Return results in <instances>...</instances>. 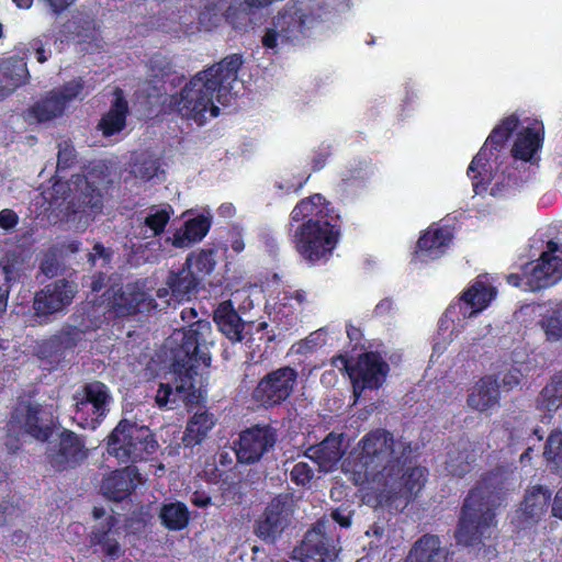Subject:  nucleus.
Masks as SVG:
<instances>
[{
  "label": "nucleus",
  "mask_w": 562,
  "mask_h": 562,
  "mask_svg": "<svg viewBox=\"0 0 562 562\" xmlns=\"http://www.w3.org/2000/svg\"><path fill=\"white\" fill-rule=\"evenodd\" d=\"M297 223L291 240L296 254L308 265L326 262L341 237V215L321 193L301 199L290 213Z\"/></svg>",
  "instance_id": "nucleus-1"
},
{
  "label": "nucleus",
  "mask_w": 562,
  "mask_h": 562,
  "mask_svg": "<svg viewBox=\"0 0 562 562\" xmlns=\"http://www.w3.org/2000/svg\"><path fill=\"white\" fill-rule=\"evenodd\" d=\"M241 65V56L233 54L198 72L180 93L170 95V110L199 123L204 122L206 112L212 117L218 116L220 108L214 104V99L222 105L229 103L232 85Z\"/></svg>",
  "instance_id": "nucleus-2"
},
{
  "label": "nucleus",
  "mask_w": 562,
  "mask_h": 562,
  "mask_svg": "<svg viewBox=\"0 0 562 562\" xmlns=\"http://www.w3.org/2000/svg\"><path fill=\"white\" fill-rule=\"evenodd\" d=\"M506 470L496 467L482 475L471 488L461 506L454 538L458 544L476 547L491 538L496 526V508L499 505L506 484Z\"/></svg>",
  "instance_id": "nucleus-3"
},
{
  "label": "nucleus",
  "mask_w": 562,
  "mask_h": 562,
  "mask_svg": "<svg viewBox=\"0 0 562 562\" xmlns=\"http://www.w3.org/2000/svg\"><path fill=\"white\" fill-rule=\"evenodd\" d=\"M211 333V323L206 319H198L182 330L180 344L171 349V371L176 376V386L159 384L155 396L158 407H166L169 403H176L177 397L190 395L198 370L211 364L207 350Z\"/></svg>",
  "instance_id": "nucleus-4"
},
{
  "label": "nucleus",
  "mask_w": 562,
  "mask_h": 562,
  "mask_svg": "<svg viewBox=\"0 0 562 562\" xmlns=\"http://www.w3.org/2000/svg\"><path fill=\"white\" fill-rule=\"evenodd\" d=\"M358 468L356 471L366 479L381 477V471L394 460H406L412 454V442L402 438L394 439L393 434L383 428H376L366 434L358 443Z\"/></svg>",
  "instance_id": "nucleus-5"
},
{
  "label": "nucleus",
  "mask_w": 562,
  "mask_h": 562,
  "mask_svg": "<svg viewBox=\"0 0 562 562\" xmlns=\"http://www.w3.org/2000/svg\"><path fill=\"white\" fill-rule=\"evenodd\" d=\"M159 445L155 434L147 426H139L127 419L119 422L108 437L106 450L120 462H139L156 453Z\"/></svg>",
  "instance_id": "nucleus-6"
},
{
  "label": "nucleus",
  "mask_w": 562,
  "mask_h": 562,
  "mask_svg": "<svg viewBox=\"0 0 562 562\" xmlns=\"http://www.w3.org/2000/svg\"><path fill=\"white\" fill-rule=\"evenodd\" d=\"M519 117L517 114H510L504 117L490 133L484 145L473 157L468 168V176L472 180L473 191L475 194H483L487 191V184L492 180V166L490 160L501 151L509 137L519 126Z\"/></svg>",
  "instance_id": "nucleus-7"
},
{
  "label": "nucleus",
  "mask_w": 562,
  "mask_h": 562,
  "mask_svg": "<svg viewBox=\"0 0 562 562\" xmlns=\"http://www.w3.org/2000/svg\"><path fill=\"white\" fill-rule=\"evenodd\" d=\"M414 451L406 460H394L381 471L379 483L391 497L414 499L425 486L428 470L425 467L414 465Z\"/></svg>",
  "instance_id": "nucleus-8"
},
{
  "label": "nucleus",
  "mask_w": 562,
  "mask_h": 562,
  "mask_svg": "<svg viewBox=\"0 0 562 562\" xmlns=\"http://www.w3.org/2000/svg\"><path fill=\"white\" fill-rule=\"evenodd\" d=\"M75 412L72 416L82 429H97L110 412L112 396L109 387L101 381L94 380L81 385L72 396Z\"/></svg>",
  "instance_id": "nucleus-9"
},
{
  "label": "nucleus",
  "mask_w": 562,
  "mask_h": 562,
  "mask_svg": "<svg viewBox=\"0 0 562 562\" xmlns=\"http://www.w3.org/2000/svg\"><path fill=\"white\" fill-rule=\"evenodd\" d=\"M299 380V372L291 366H282L259 379L251 392V400L265 409L278 407L293 394Z\"/></svg>",
  "instance_id": "nucleus-10"
},
{
  "label": "nucleus",
  "mask_w": 562,
  "mask_h": 562,
  "mask_svg": "<svg viewBox=\"0 0 562 562\" xmlns=\"http://www.w3.org/2000/svg\"><path fill=\"white\" fill-rule=\"evenodd\" d=\"M337 359L349 374L356 400L364 390L380 389L390 372L389 363L376 351L361 353L355 364H350L345 356H338Z\"/></svg>",
  "instance_id": "nucleus-11"
},
{
  "label": "nucleus",
  "mask_w": 562,
  "mask_h": 562,
  "mask_svg": "<svg viewBox=\"0 0 562 562\" xmlns=\"http://www.w3.org/2000/svg\"><path fill=\"white\" fill-rule=\"evenodd\" d=\"M85 87L86 82L81 77L65 82L31 105L26 111V117L45 123L63 116L69 103L83 98Z\"/></svg>",
  "instance_id": "nucleus-12"
},
{
  "label": "nucleus",
  "mask_w": 562,
  "mask_h": 562,
  "mask_svg": "<svg viewBox=\"0 0 562 562\" xmlns=\"http://www.w3.org/2000/svg\"><path fill=\"white\" fill-rule=\"evenodd\" d=\"M85 439L70 429L64 428L57 439L46 448V461L56 472L74 470L88 458Z\"/></svg>",
  "instance_id": "nucleus-13"
},
{
  "label": "nucleus",
  "mask_w": 562,
  "mask_h": 562,
  "mask_svg": "<svg viewBox=\"0 0 562 562\" xmlns=\"http://www.w3.org/2000/svg\"><path fill=\"white\" fill-rule=\"evenodd\" d=\"M293 505L289 495L279 494L254 524V533L266 543H274L291 522Z\"/></svg>",
  "instance_id": "nucleus-14"
},
{
  "label": "nucleus",
  "mask_w": 562,
  "mask_h": 562,
  "mask_svg": "<svg viewBox=\"0 0 562 562\" xmlns=\"http://www.w3.org/2000/svg\"><path fill=\"white\" fill-rule=\"evenodd\" d=\"M329 522L318 519L304 535L294 553L303 562H335L339 548L337 540L328 532Z\"/></svg>",
  "instance_id": "nucleus-15"
},
{
  "label": "nucleus",
  "mask_w": 562,
  "mask_h": 562,
  "mask_svg": "<svg viewBox=\"0 0 562 562\" xmlns=\"http://www.w3.org/2000/svg\"><path fill=\"white\" fill-rule=\"evenodd\" d=\"M496 295L497 290L488 282L487 277L479 276L460 294L458 302L451 303L446 308L445 317L452 323L456 322L457 314H460L462 319L474 317L487 308Z\"/></svg>",
  "instance_id": "nucleus-16"
},
{
  "label": "nucleus",
  "mask_w": 562,
  "mask_h": 562,
  "mask_svg": "<svg viewBox=\"0 0 562 562\" xmlns=\"http://www.w3.org/2000/svg\"><path fill=\"white\" fill-rule=\"evenodd\" d=\"M277 430L269 424L252 425L239 432L234 442L237 461L243 464L258 462L277 443Z\"/></svg>",
  "instance_id": "nucleus-17"
},
{
  "label": "nucleus",
  "mask_w": 562,
  "mask_h": 562,
  "mask_svg": "<svg viewBox=\"0 0 562 562\" xmlns=\"http://www.w3.org/2000/svg\"><path fill=\"white\" fill-rule=\"evenodd\" d=\"M559 251H561L560 245L549 240L547 249L539 259L525 265L527 290L538 292L557 284L562 279V259L557 256Z\"/></svg>",
  "instance_id": "nucleus-18"
},
{
  "label": "nucleus",
  "mask_w": 562,
  "mask_h": 562,
  "mask_svg": "<svg viewBox=\"0 0 562 562\" xmlns=\"http://www.w3.org/2000/svg\"><path fill=\"white\" fill-rule=\"evenodd\" d=\"M104 295L109 310L117 317L135 316L149 312L157 306L151 295L133 284L119 286L117 289L111 286Z\"/></svg>",
  "instance_id": "nucleus-19"
},
{
  "label": "nucleus",
  "mask_w": 562,
  "mask_h": 562,
  "mask_svg": "<svg viewBox=\"0 0 562 562\" xmlns=\"http://www.w3.org/2000/svg\"><path fill=\"white\" fill-rule=\"evenodd\" d=\"M318 22V16L296 4H286L272 19V24L281 32V42L291 44L307 37Z\"/></svg>",
  "instance_id": "nucleus-20"
},
{
  "label": "nucleus",
  "mask_w": 562,
  "mask_h": 562,
  "mask_svg": "<svg viewBox=\"0 0 562 562\" xmlns=\"http://www.w3.org/2000/svg\"><path fill=\"white\" fill-rule=\"evenodd\" d=\"M552 501V492L542 485L531 486L526 491L524 501L512 518L517 530L535 527L548 513Z\"/></svg>",
  "instance_id": "nucleus-21"
},
{
  "label": "nucleus",
  "mask_w": 562,
  "mask_h": 562,
  "mask_svg": "<svg viewBox=\"0 0 562 562\" xmlns=\"http://www.w3.org/2000/svg\"><path fill=\"white\" fill-rule=\"evenodd\" d=\"M11 424H16L31 437L46 442L54 432L52 416H48L40 404L19 403L11 413Z\"/></svg>",
  "instance_id": "nucleus-22"
},
{
  "label": "nucleus",
  "mask_w": 562,
  "mask_h": 562,
  "mask_svg": "<svg viewBox=\"0 0 562 562\" xmlns=\"http://www.w3.org/2000/svg\"><path fill=\"white\" fill-rule=\"evenodd\" d=\"M77 293V284L66 279H58L36 292L33 308L38 316H47L63 311L71 304Z\"/></svg>",
  "instance_id": "nucleus-23"
},
{
  "label": "nucleus",
  "mask_w": 562,
  "mask_h": 562,
  "mask_svg": "<svg viewBox=\"0 0 562 562\" xmlns=\"http://www.w3.org/2000/svg\"><path fill=\"white\" fill-rule=\"evenodd\" d=\"M70 194L67 211L71 214L95 216L103 210V194L98 186L85 176H77Z\"/></svg>",
  "instance_id": "nucleus-24"
},
{
  "label": "nucleus",
  "mask_w": 562,
  "mask_h": 562,
  "mask_svg": "<svg viewBox=\"0 0 562 562\" xmlns=\"http://www.w3.org/2000/svg\"><path fill=\"white\" fill-rule=\"evenodd\" d=\"M544 142V127L541 122L524 127L517 133L510 154L514 160L537 165Z\"/></svg>",
  "instance_id": "nucleus-25"
},
{
  "label": "nucleus",
  "mask_w": 562,
  "mask_h": 562,
  "mask_svg": "<svg viewBox=\"0 0 562 562\" xmlns=\"http://www.w3.org/2000/svg\"><path fill=\"white\" fill-rule=\"evenodd\" d=\"M139 480L140 474L136 468L114 470L103 477L101 491L105 498L122 502L132 495Z\"/></svg>",
  "instance_id": "nucleus-26"
},
{
  "label": "nucleus",
  "mask_w": 562,
  "mask_h": 562,
  "mask_svg": "<svg viewBox=\"0 0 562 562\" xmlns=\"http://www.w3.org/2000/svg\"><path fill=\"white\" fill-rule=\"evenodd\" d=\"M501 386L495 374L480 378L471 387L467 404L473 411L488 413L499 406Z\"/></svg>",
  "instance_id": "nucleus-27"
},
{
  "label": "nucleus",
  "mask_w": 562,
  "mask_h": 562,
  "mask_svg": "<svg viewBox=\"0 0 562 562\" xmlns=\"http://www.w3.org/2000/svg\"><path fill=\"white\" fill-rule=\"evenodd\" d=\"M117 525L119 519L114 515H109L92 528L89 536L90 546L100 547L104 557L113 561L124 554V550L116 538L120 535Z\"/></svg>",
  "instance_id": "nucleus-28"
},
{
  "label": "nucleus",
  "mask_w": 562,
  "mask_h": 562,
  "mask_svg": "<svg viewBox=\"0 0 562 562\" xmlns=\"http://www.w3.org/2000/svg\"><path fill=\"white\" fill-rule=\"evenodd\" d=\"M453 234L448 227L430 226L417 240L415 256L420 261L439 258L449 246Z\"/></svg>",
  "instance_id": "nucleus-29"
},
{
  "label": "nucleus",
  "mask_w": 562,
  "mask_h": 562,
  "mask_svg": "<svg viewBox=\"0 0 562 562\" xmlns=\"http://www.w3.org/2000/svg\"><path fill=\"white\" fill-rule=\"evenodd\" d=\"M213 321L217 329L232 342L244 339L245 322L231 300L223 301L215 307Z\"/></svg>",
  "instance_id": "nucleus-30"
},
{
  "label": "nucleus",
  "mask_w": 562,
  "mask_h": 562,
  "mask_svg": "<svg viewBox=\"0 0 562 562\" xmlns=\"http://www.w3.org/2000/svg\"><path fill=\"white\" fill-rule=\"evenodd\" d=\"M448 555L439 536L425 533L413 543L403 562H448Z\"/></svg>",
  "instance_id": "nucleus-31"
},
{
  "label": "nucleus",
  "mask_w": 562,
  "mask_h": 562,
  "mask_svg": "<svg viewBox=\"0 0 562 562\" xmlns=\"http://www.w3.org/2000/svg\"><path fill=\"white\" fill-rule=\"evenodd\" d=\"M128 113V102L123 95L122 90L117 89L109 111L101 116L98 123V130L101 131L104 137H111L121 133L126 126Z\"/></svg>",
  "instance_id": "nucleus-32"
},
{
  "label": "nucleus",
  "mask_w": 562,
  "mask_h": 562,
  "mask_svg": "<svg viewBox=\"0 0 562 562\" xmlns=\"http://www.w3.org/2000/svg\"><path fill=\"white\" fill-rule=\"evenodd\" d=\"M212 221L210 216L200 214L193 218L184 221L171 238V245L176 248H188L191 245L201 241L210 232Z\"/></svg>",
  "instance_id": "nucleus-33"
},
{
  "label": "nucleus",
  "mask_w": 562,
  "mask_h": 562,
  "mask_svg": "<svg viewBox=\"0 0 562 562\" xmlns=\"http://www.w3.org/2000/svg\"><path fill=\"white\" fill-rule=\"evenodd\" d=\"M305 456L317 463L321 471H333L342 456L341 440L334 434H329L318 445L310 447Z\"/></svg>",
  "instance_id": "nucleus-34"
},
{
  "label": "nucleus",
  "mask_w": 562,
  "mask_h": 562,
  "mask_svg": "<svg viewBox=\"0 0 562 562\" xmlns=\"http://www.w3.org/2000/svg\"><path fill=\"white\" fill-rule=\"evenodd\" d=\"M201 279L186 263L178 271H170L167 285L171 294L178 301L189 300L190 296L198 291Z\"/></svg>",
  "instance_id": "nucleus-35"
},
{
  "label": "nucleus",
  "mask_w": 562,
  "mask_h": 562,
  "mask_svg": "<svg viewBox=\"0 0 562 562\" xmlns=\"http://www.w3.org/2000/svg\"><path fill=\"white\" fill-rule=\"evenodd\" d=\"M216 419L207 409L196 411L187 423L186 430L182 436L184 447H194L200 445L209 435L210 430L215 426Z\"/></svg>",
  "instance_id": "nucleus-36"
},
{
  "label": "nucleus",
  "mask_w": 562,
  "mask_h": 562,
  "mask_svg": "<svg viewBox=\"0 0 562 562\" xmlns=\"http://www.w3.org/2000/svg\"><path fill=\"white\" fill-rule=\"evenodd\" d=\"M524 183L522 176L514 165L506 166L501 172H492V180L488 182L487 188L490 194L496 198L507 196L514 194Z\"/></svg>",
  "instance_id": "nucleus-37"
},
{
  "label": "nucleus",
  "mask_w": 562,
  "mask_h": 562,
  "mask_svg": "<svg viewBox=\"0 0 562 562\" xmlns=\"http://www.w3.org/2000/svg\"><path fill=\"white\" fill-rule=\"evenodd\" d=\"M23 258L16 252L7 254L1 266V274L4 278V284L0 285V314L7 306L9 290L13 282L19 281L23 271Z\"/></svg>",
  "instance_id": "nucleus-38"
},
{
  "label": "nucleus",
  "mask_w": 562,
  "mask_h": 562,
  "mask_svg": "<svg viewBox=\"0 0 562 562\" xmlns=\"http://www.w3.org/2000/svg\"><path fill=\"white\" fill-rule=\"evenodd\" d=\"M159 519L161 525L169 531H181L189 525L190 512L182 502L165 503L160 507Z\"/></svg>",
  "instance_id": "nucleus-39"
},
{
  "label": "nucleus",
  "mask_w": 562,
  "mask_h": 562,
  "mask_svg": "<svg viewBox=\"0 0 562 562\" xmlns=\"http://www.w3.org/2000/svg\"><path fill=\"white\" fill-rule=\"evenodd\" d=\"M562 406V370L555 373L537 397V407L557 412Z\"/></svg>",
  "instance_id": "nucleus-40"
},
{
  "label": "nucleus",
  "mask_w": 562,
  "mask_h": 562,
  "mask_svg": "<svg viewBox=\"0 0 562 562\" xmlns=\"http://www.w3.org/2000/svg\"><path fill=\"white\" fill-rule=\"evenodd\" d=\"M80 339L81 331L76 327L61 330L44 342L42 351H49L50 353L63 356L65 351L75 349Z\"/></svg>",
  "instance_id": "nucleus-41"
},
{
  "label": "nucleus",
  "mask_w": 562,
  "mask_h": 562,
  "mask_svg": "<svg viewBox=\"0 0 562 562\" xmlns=\"http://www.w3.org/2000/svg\"><path fill=\"white\" fill-rule=\"evenodd\" d=\"M549 342L562 341V301L548 310L538 322Z\"/></svg>",
  "instance_id": "nucleus-42"
},
{
  "label": "nucleus",
  "mask_w": 562,
  "mask_h": 562,
  "mask_svg": "<svg viewBox=\"0 0 562 562\" xmlns=\"http://www.w3.org/2000/svg\"><path fill=\"white\" fill-rule=\"evenodd\" d=\"M1 71L3 80L7 85L12 87V89L24 85L30 77L26 61L21 57L7 59L2 65Z\"/></svg>",
  "instance_id": "nucleus-43"
},
{
  "label": "nucleus",
  "mask_w": 562,
  "mask_h": 562,
  "mask_svg": "<svg viewBox=\"0 0 562 562\" xmlns=\"http://www.w3.org/2000/svg\"><path fill=\"white\" fill-rule=\"evenodd\" d=\"M184 263L203 280V278L211 274L215 268V250L202 249L198 254L191 252L188 255Z\"/></svg>",
  "instance_id": "nucleus-44"
},
{
  "label": "nucleus",
  "mask_w": 562,
  "mask_h": 562,
  "mask_svg": "<svg viewBox=\"0 0 562 562\" xmlns=\"http://www.w3.org/2000/svg\"><path fill=\"white\" fill-rule=\"evenodd\" d=\"M173 72V65L167 56L157 53L149 58L148 74L151 82L165 83Z\"/></svg>",
  "instance_id": "nucleus-45"
},
{
  "label": "nucleus",
  "mask_w": 562,
  "mask_h": 562,
  "mask_svg": "<svg viewBox=\"0 0 562 562\" xmlns=\"http://www.w3.org/2000/svg\"><path fill=\"white\" fill-rule=\"evenodd\" d=\"M172 213L170 205L156 210L151 207L150 213L145 217L144 224L153 232L154 236H160L165 232Z\"/></svg>",
  "instance_id": "nucleus-46"
},
{
  "label": "nucleus",
  "mask_w": 562,
  "mask_h": 562,
  "mask_svg": "<svg viewBox=\"0 0 562 562\" xmlns=\"http://www.w3.org/2000/svg\"><path fill=\"white\" fill-rule=\"evenodd\" d=\"M311 175L305 172L286 175L281 180L276 181L274 188L283 194L299 193L307 183Z\"/></svg>",
  "instance_id": "nucleus-47"
},
{
  "label": "nucleus",
  "mask_w": 562,
  "mask_h": 562,
  "mask_svg": "<svg viewBox=\"0 0 562 562\" xmlns=\"http://www.w3.org/2000/svg\"><path fill=\"white\" fill-rule=\"evenodd\" d=\"M159 161L150 156L142 155L133 165V175L144 181L151 180L159 170Z\"/></svg>",
  "instance_id": "nucleus-48"
},
{
  "label": "nucleus",
  "mask_w": 562,
  "mask_h": 562,
  "mask_svg": "<svg viewBox=\"0 0 562 562\" xmlns=\"http://www.w3.org/2000/svg\"><path fill=\"white\" fill-rule=\"evenodd\" d=\"M314 479V470L306 461L296 462L290 470V480L297 486H307Z\"/></svg>",
  "instance_id": "nucleus-49"
},
{
  "label": "nucleus",
  "mask_w": 562,
  "mask_h": 562,
  "mask_svg": "<svg viewBox=\"0 0 562 562\" xmlns=\"http://www.w3.org/2000/svg\"><path fill=\"white\" fill-rule=\"evenodd\" d=\"M371 175L370 165L367 161H359L355 166L348 168L344 173L341 181L346 186H351L355 182H364Z\"/></svg>",
  "instance_id": "nucleus-50"
},
{
  "label": "nucleus",
  "mask_w": 562,
  "mask_h": 562,
  "mask_svg": "<svg viewBox=\"0 0 562 562\" xmlns=\"http://www.w3.org/2000/svg\"><path fill=\"white\" fill-rule=\"evenodd\" d=\"M59 255L57 251L50 246L45 252L42 261H41V270L47 277H54L57 274L59 269Z\"/></svg>",
  "instance_id": "nucleus-51"
},
{
  "label": "nucleus",
  "mask_w": 562,
  "mask_h": 562,
  "mask_svg": "<svg viewBox=\"0 0 562 562\" xmlns=\"http://www.w3.org/2000/svg\"><path fill=\"white\" fill-rule=\"evenodd\" d=\"M221 21V16L217 13L216 4H206L204 9L199 13V23L206 29L216 26Z\"/></svg>",
  "instance_id": "nucleus-52"
},
{
  "label": "nucleus",
  "mask_w": 562,
  "mask_h": 562,
  "mask_svg": "<svg viewBox=\"0 0 562 562\" xmlns=\"http://www.w3.org/2000/svg\"><path fill=\"white\" fill-rule=\"evenodd\" d=\"M331 155V146H321L317 150H315L314 156L312 158L311 165H312V171L317 172L322 170L326 164L328 158Z\"/></svg>",
  "instance_id": "nucleus-53"
},
{
  "label": "nucleus",
  "mask_w": 562,
  "mask_h": 562,
  "mask_svg": "<svg viewBox=\"0 0 562 562\" xmlns=\"http://www.w3.org/2000/svg\"><path fill=\"white\" fill-rule=\"evenodd\" d=\"M76 151L72 147H65L58 150L57 170L70 168L76 162Z\"/></svg>",
  "instance_id": "nucleus-54"
},
{
  "label": "nucleus",
  "mask_w": 562,
  "mask_h": 562,
  "mask_svg": "<svg viewBox=\"0 0 562 562\" xmlns=\"http://www.w3.org/2000/svg\"><path fill=\"white\" fill-rule=\"evenodd\" d=\"M352 515L353 512L348 507L339 506L331 512L330 517L340 527L348 528L351 526Z\"/></svg>",
  "instance_id": "nucleus-55"
},
{
  "label": "nucleus",
  "mask_w": 562,
  "mask_h": 562,
  "mask_svg": "<svg viewBox=\"0 0 562 562\" xmlns=\"http://www.w3.org/2000/svg\"><path fill=\"white\" fill-rule=\"evenodd\" d=\"M279 38L281 40V32L272 24V26L266 29L261 37V44L266 49L276 52Z\"/></svg>",
  "instance_id": "nucleus-56"
},
{
  "label": "nucleus",
  "mask_w": 562,
  "mask_h": 562,
  "mask_svg": "<svg viewBox=\"0 0 562 562\" xmlns=\"http://www.w3.org/2000/svg\"><path fill=\"white\" fill-rule=\"evenodd\" d=\"M19 223L18 214L10 209H3L0 211V227L4 231L14 228Z\"/></svg>",
  "instance_id": "nucleus-57"
},
{
  "label": "nucleus",
  "mask_w": 562,
  "mask_h": 562,
  "mask_svg": "<svg viewBox=\"0 0 562 562\" xmlns=\"http://www.w3.org/2000/svg\"><path fill=\"white\" fill-rule=\"evenodd\" d=\"M45 46L46 43L41 37H35L30 42V49L35 53L36 59L41 64L45 63L50 55V52H47Z\"/></svg>",
  "instance_id": "nucleus-58"
},
{
  "label": "nucleus",
  "mask_w": 562,
  "mask_h": 562,
  "mask_svg": "<svg viewBox=\"0 0 562 562\" xmlns=\"http://www.w3.org/2000/svg\"><path fill=\"white\" fill-rule=\"evenodd\" d=\"M81 243L79 240H65L61 243H57L52 247L57 251L59 257L68 256L70 254H76L80 250Z\"/></svg>",
  "instance_id": "nucleus-59"
},
{
  "label": "nucleus",
  "mask_w": 562,
  "mask_h": 562,
  "mask_svg": "<svg viewBox=\"0 0 562 562\" xmlns=\"http://www.w3.org/2000/svg\"><path fill=\"white\" fill-rule=\"evenodd\" d=\"M112 252L105 248L101 243H97L93 246V252L88 255V261L91 265H95L97 258L103 259L104 263H110Z\"/></svg>",
  "instance_id": "nucleus-60"
},
{
  "label": "nucleus",
  "mask_w": 562,
  "mask_h": 562,
  "mask_svg": "<svg viewBox=\"0 0 562 562\" xmlns=\"http://www.w3.org/2000/svg\"><path fill=\"white\" fill-rule=\"evenodd\" d=\"M521 271H522L521 273H509L506 277V281L508 284H510L515 288H520L525 292H530V290H527L528 285L526 283L527 278H526L525 266H522Z\"/></svg>",
  "instance_id": "nucleus-61"
},
{
  "label": "nucleus",
  "mask_w": 562,
  "mask_h": 562,
  "mask_svg": "<svg viewBox=\"0 0 562 562\" xmlns=\"http://www.w3.org/2000/svg\"><path fill=\"white\" fill-rule=\"evenodd\" d=\"M15 467V460L12 457L2 458L0 456V482H7L12 469Z\"/></svg>",
  "instance_id": "nucleus-62"
},
{
  "label": "nucleus",
  "mask_w": 562,
  "mask_h": 562,
  "mask_svg": "<svg viewBox=\"0 0 562 562\" xmlns=\"http://www.w3.org/2000/svg\"><path fill=\"white\" fill-rule=\"evenodd\" d=\"M191 503L195 507L205 508L212 503V498L205 492L195 491L191 496Z\"/></svg>",
  "instance_id": "nucleus-63"
},
{
  "label": "nucleus",
  "mask_w": 562,
  "mask_h": 562,
  "mask_svg": "<svg viewBox=\"0 0 562 562\" xmlns=\"http://www.w3.org/2000/svg\"><path fill=\"white\" fill-rule=\"evenodd\" d=\"M108 276L104 272H95L91 277L90 289L92 292H100L106 283Z\"/></svg>",
  "instance_id": "nucleus-64"
}]
</instances>
